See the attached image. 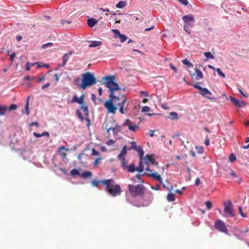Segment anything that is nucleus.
I'll use <instances>...</instances> for the list:
<instances>
[{"label": "nucleus", "mask_w": 249, "mask_h": 249, "mask_svg": "<svg viewBox=\"0 0 249 249\" xmlns=\"http://www.w3.org/2000/svg\"><path fill=\"white\" fill-rule=\"evenodd\" d=\"M127 102L126 97L124 95H116L109 94V99L104 103V107L108 113L115 114L117 109L122 114L127 111Z\"/></svg>", "instance_id": "1"}, {"label": "nucleus", "mask_w": 249, "mask_h": 249, "mask_svg": "<svg viewBox=\"0 0 249 249\" xmlns=\"http://www.w3.org/2000/svg\"><path fill=\"white\" fill-rule=\"evenodd\" d=\"M101 184L106 186V191L112 196H119L122 193L120 186L116 184L113 179L102 180Z\"/></svg>", "instance_id": "2"}, {"label": "nucleus", "mask_w": 249, "mask_h": 249, "mask_svg": "<svg viewBox=\"0 0 249 249\" xmlns=\"http://www.w3.org/2000/svg\"><path fill=\"white\" fill-rule=\"evenodd\" d=\"M115 77L114 75L106 76L102 78L101 82L109 89V94H115V92L121 89L119 85L115 82Z\"/></svg>", "instance_id": "3"}, {"label": "nucleus", "mask_w": 249, "mask_h": 249, "mask_svg": "<svg viewBox=\"0 0 249 249\" xmlns=\"http://www.w3.org/2000/svg\"><path fill=\"white\" fill-rule=\"evenodd\" d=\"M81 89L84 90L86 89L92 85L96 84L97 82L96 78H95L94 74L87 72L83 73L81 75Z\"/></svg>", "instance_id": "4"}, {"label": "nucleus", "mask_w": 249, "mask_h": 249, "mask_svg": "<svg viewBox=\"0 0 249 249\" xmlns=\"http://www.w3.org/2000/svg\"><path fill=\"white\" fill-rule=\"evenodd\" d=\"M128 188V191L132 196H142L145 190V187L142 184H138L137 185L129 184Z\"/></svg>", "instance_id": "5"}, {"label": "nucleus", "mask_w": 249, "mask_h": 249, "mask_svg": "<svg viewBox=\"0 0 249 249\" xmlns=\"http://www.w3.org/2000/svg\"><path fill=\"white\" fill-rule=\"evenodd\" d=\"M84 97L85 95L84 94L81 95L79 98H78L77 96L75 95L73 96L72 99L71 100V103H77L80 104V109L83 110L84 112V115L86 116H87L89 115V109L88 106L84 102Z\"/></svg>", "instance_id": "6"}, {"label": "nucleus", "mask_w": 249, "mask_h": 249, "mask_svg": "<svg viewBox=\"0 0 249 249\" xmlns=\"http://www.w3.org/2000/svg\"><path fill=\"white\" fill-rule=\"evenodd\" d=\"M182 18L185 23L183 29L188 34H190L191 31L189 28L193 27L194 26V22L195 21V18L192 15L189 14L183 16Z\"/></svg>", "instance_id": "7"}, {"label": "nucleus", "mask_w": 249, "mask_h": 249, "mask_svg": "<svg viewBox=\"0 0 249 249\" xmlns=\"http://www.w3.org/2000/svg\"><path fill=\"white\" fill-rule=\"evenodd\" d=\"M224 211L226 214V216L232 217L235 215L233 206L231 201L224 202Z\"/></svg>", "instance_id": "8"}, {"label": "nucleus", "mask_w": 249, "mask_h": 249, "mask_svg": "<svg viewBox=\"0 0 249 249\" xmlns=\"http://www.w3.org/2000/svg\"><path fill=\"white\" fill-rule=\"evenodd\" d=\"M214 228L219 231L225 233H228V231L226 228L225 223L221 220H216L214 222Z\"/></svg>", "instance_id": "9"}, {"label": "nucleus", "mask_w": 249, "mask_h": 249, "mask_svg": "<svg viewBox=\"0 0 249 249\" xmlns=\"http://www.w3.org/2000/svg\"><path fill=\"white\" fill-rule=\"evenodd\" d=\"M143 175H145L149 177H151L153 179L159 181L163 185L164 188H167L170 191H171L173 189L172 186H171L170 188L166 187L165 184L163 183L160 175L158 173H145Z\"/></svg>", "instance_id": "10"}, {"label": "nucleus", "mask_w": 249, "mask_h": 249, "mask_svg": "<svg viewBox=\"0 0 249 249\" xmlns=\"http://www.w3.org/2000/svg\"><path fill=\"white\" fill-rule=\"evenodd\" d=\"M145 164L149 166L150 164L157 165L158 162H156L155 159L153 155H147L144 158Z\"/></svg>", "instance_id": "11"}, {"label": "nucleus", "mask_w": 249, "mask_h": 249, "mask_svg": "<svg viewBox=\"0 0 249 249\" xmlns=\"http://www.w3.org/2000/svg\"><path fill=\"white\" fill-rule=\"evenodd\" d=\"M190 76L192 79L196 80H199L203 78V75L202 72L199 69L195 68V72L191 73Z\"/></svg>", "instance_id": "12"}, {"label": "nucleus", "mask_w": 249, "mask_h": 249, "mask_svg": "<svg viewBox=\"0 0 249 249\" xmlns=\"http://www.w3.org/2000/svg\"><path fill=\"white\" fill-rule=\"evenodd\" d=\"M105 129L107 132H109L110 131L112 130L114 134H117L121 131V127L120 126L116 124L114 127L110 126L108 124V122L106 123Z\"/></svg>", "instance_id": "13"}, {"label": "nucleus", "mask_w": 249, "mask_h": 249, "mask_svg": "<svg viewBox=\"0 0 249 249\" xmlns=\"http://www.w3.org/2000/svg\"><path fill=\"white\" fill-rule=\"evenodd\" d=\"M230 100L232 104L236 107H242L246 105V103L234 97H230Z\"/></svg>", "instance_id": "14"}, {"label": "nucleus", "mask_w": 249, "mask_h": 249, "mask_svg": "<svg viewBox=\"0 0 249 249\" xmlns=\"http://www.w3.org/2000/svg\"><path fill=\"white\" fill-rule=\"evenodd\" d=\"M200 94L203 96L207 98L209 100L215 99L214 98L211 97V96L212 95L211 92H210L207 88H204L200 92Z\"/></svg>", "instance_id": "15"}, {"label": "nucleus", "mask_w": 249, "mask_h": 249, "mask_svg": "<svg viewBox=\"0 0 249 249\" xmlns=\"http://www.w3.org/2000/svg\"><path fill=\"white\" fill-rule=\"evenodd\" d=\"M63 150L68 151L69 149L68 148H66L64 146H61L58 149L59 154L61 156L62 159H65L67 158V154L65 152L63 151Z\"/></svg>", "instance_id": "16"}, {"label": "nucleus", "mask_w": 249, "mask_h": 249, "mask_svg": "<svg viewBox=\"0 0 249 249\" xmlns=\"http://www.w3.org/2000/svg\"><path fill=\"white\" fill-rule=\"evenodd\" d=\"M73 53V52L72 51L69 52L68 53H65L62 57V61L63 63L61 65L62 67H64L67 62L68 60L69 59V57Z\"/></svg>", "instance_id": "17"}, {"label": "nucleus", "mask_w": 249, "mask_h": 249, "mask_svg": "<svg viewBox=\"0 0 249 249\" xmlns=\"http://www.w3.org/2000/svg\"><path fill=\"white\" fill-rule=\"evenodd\" d=\"M127 147L126 146H124L122 149L121 152L118 155L117 157L118 159H122L125 158V156L127 153Z\"/></svg>", "instance_id": "18"}, {"label": "nucleus", "mask_w": 249, "mask_h": 249, "mask_svg": "<svg viewBox=\"0 0 249 249\" xmlns=\"http://www.w3.org/2000/svg\"><path fill=\"white\" fill-rule=\"evenodd\" d=\"M80 177L83 178H92V173L89 171L84 172L80 174Z\"/></svg>", "instance_id": "19"}, {"label": "nucleus", "mask_w": 249, "mask_h": 249, "mask_svg": "<svg viewBox=\"0 0 249 249\" xmlns=\"http://www.w3.org/2000/svg\"><path fill=\"white\" fill-rule=\"evenodd\" d=\"M98 23V20L95 18H89L87 20V23L89 27H93Z\"/></svg>", "instance_id": "20"}, {"label": "nucleus", "mask_w": 249, "mask_h": 249, "mask_svg": "<svg viewBox=\"0 0 249 249\" xmlns=\"http://www.w3.org/2000/svg\"><path fill=\"white\" fill-rule=\"evenodd\" d=\"M135 148L134 150L138 152L140 158V160H142L144 154V151L142 150V148L140 146H137Z\"/></svg>", "instance_id": "21"}, {"label": "nucleus", "mask_w": 249, "mask_h": 249, "mask_svg": "<svg viewBox=\"0 0 249 249\" xmlns=\"http://www.w3.org/2000/svg\"><path fill=\"white\" fill-rule=\"evenodd\" d=\"M125 170H127V171L130 173H133L135 171H136V168L135 167V164L134 163H131V164L127 166Z\"/></svg>", "instance_id": "22"}, {"label": "nucleus", "mask_w": 249, "mask_h": 249, "mask_svg": "<svg viewBox=\"0 0 249 249\" xmlns=\"http://www.w3.org/2000/svg\"><path fill=\"white\" fill-rule=\"evenodd\" d=\"M169 118L171 120H177L178 119V116L177 113L175 112H171L169 113Z\"/></svg>", "instance_id": "23"}, {"label": "nucleus", "mask_w": 249, "mask_h": 249, "mask_svg": "<svg viewBox=\"0 0 249 249\" xmlns=\"http://www.w3.org/2000/svg\"><path fill=\"white\" fill-rule=\"evenodd\" d=\"M70 174L71 177H75L76 176H78L80 177V173L79 171L77 169H73L71 172Z\"/></svg>", "instance_id": "24"}, {"label": "nucleus", "mask_w": 249, "mask_h": 249, "mask_svg": "<svg viewBox=\"0 0 249 249\" xmlns=\"http://www.w3.org/2000/svg\"><path fill=\"white\" fill-rule=\"evenodd\" d=\"M102 42L99 41H92L91 42L90 44L89 45V48L96 47L101 45Z\"/></svg>", "instance_id": "25"}, {"label": "nucleus", "mask_w": 249, "mask_h": 249, "mask_svg": "<svg viewBox=\"0 0 249 249\" xmlns=\"http://www.w3.org/2000/svg\"><path fill=\"white\" fill-rule=\"evenodd\" d=\"M34 136H35L36 137L39 138L42 136H46L47 137H49V133L48 132H44L42 134H38L36 132H34L33 133Z\"/></svg>", "instance_id": "26"}, {"label": "nucleus", "mask_w": 249, "mask_h": 249, "mask_svg": "<svg viewBox=\"0 0 249 249\" xmlns=\"http://www.w3.org/2000/svg\"><path fill=\"white\" fill-rule=\"evenodd\" d=\"M126 5V2L125 1H120L116 5L118 8L122 9L124 8Z\"/></svg>", "instance_id": "27"}, {"label": "nucleus", "mask_w": 249, "mask_h": 249, "mask_svg": "<svg viewBox=\"0 0 249 249\" xmlns=\"http://www.w3.org/2000/svg\"><path fill=\"white\" fill-rule=\"evenodd\" d=\"M81 79H80L79 77H77L75 78L73 80L74 85H76V86H77L78 87L80 88L81 89Z\"/></svg>", "instance_id": "28"}, {"label": "nucleus", "mask_w": 249, "mask_h": 249, "mask_svg": "<svg viewBox=\"0 0 249 249\" xmlns=\"http://www.w3.org/2000/svg\"><path fill=\"white\" fill-rule=\"evenodd\" d=\"M167 199L168 201L170 202L174 201L175 199L174 194L173 193H170L168 194L167 196Z\"/></svg>", "instance_id": "29"}, {"label": "nucleus", "mask_w": 249, "mask_h": 249, "mask_svg": "<svg viewBox=\"0 0 249 249\" xmlns=\"http://www.w3.org/2000/svg\"><path fill=\"white\" fill-rule=\"evenodd\" d=\"M142 160H140L139 165L138 167L136 168V171L141 173L144 170V167L142 165Z\"/></svg>", "instance_id": "30"}, {"label": "nucleus", "mask_w": 249, "mask_h": 249, "mask_svg": "<svg viewBox=\"0 0 249 249\" xmlns=\"http://www.w3.org/2000/svg\"><path fill=\"white\" fill-rule=\"evenodd\" d=\"M29 97L28 98L26 101L25 107V112L27 114V115H29L30 111H29Z\"/></svg>", "instance_id": "31"}, {"label": "nucleus", "mask_w": 249, "mask_h": 249, "mask_svg": "<svg viewBox=\"0 0 249 249\" xmlns=\"http://www.w3.org/2000/svg\"><path fill=\"white\" fill-rule=\"evenodd\" d=\"M121 161V165L124 170H125L128 165H127V162L125 161V158L122 159H119Z\"/></svg>", "instance_id": "32"}, {"label": "nucleus", "mask_w": 249, "mask_h": 249, "mask_svg": "<svg viewBox=\"0 0 249 249\" xmlns=\"http://www.w3.org/2000/svg\"><path fill=\"white\" fill-rule=\"evenodd\" d=\"M182 62L184 65H187L188 67H193V65L187 59L182 60Z\"/></svg>", "instance_id": "33"}, {"label": "nucleus", "mask_w": 249, "mask_h": 249, "mask_svg": "<svg viewBox=\"0 0 249 249\" xmlns=\"http://www.w3.org/2000/svg\"><path fill=\"white\" fill-rule=\"evenodd\" d=\"M137 128H138V126L136 124L132 125L131 124L128 126V129L133 132H135Z\"/></svg>", "instance_id": "34"}, {"label": "nucleus", "mask_w": 249, "mask_h": 249, "mask_svg": "<svg viewBox=\"0 0 249 249\" xmlns=\"http://www.w3.org/2000/svg\"><path fill=\"white\" fill-rule=\"evenodd\" d=\"M195 147H196V149L197 150V153L201 154L203 153L204 149L202 146H196Z\"/></svg>", "instance_id": "35"}, {"label": "nucleus", "mask_w": 249, "mask_h": 249, "mask_svg": "<svg viewBox=\"0 0 249 249\" xmlns=\"http://www.w3.org/2000/svg\"><path fill=\"white\" fill-rule=\"evenodd\" d=\"M76 114L81 121L84 120V117L79 110L77 109L76 110Z\"/></svg>", "instance_id": "36"}, {"label": "nucleus", "mask_w": 249, "mask_h": 249, "mask_svg": "<svg viewBox=\"0 0 249 249\" xmlns=\"http://www.w3.org/2000/svg\"><path fill=\"white\" fill-rule=\"evenodd\" d=\"M119 37L120 38V40H121V42H124L127 39V37L126 36H125L124 35H123V34H121L119 36Z\"/></svg>", "instance_id": "37"}, {"label": "nucleus", "mask_w": 249, "mask_h": 249, "mask_svg": "<svg viewBox=\"0 0 249 249\" xmlns=\"http://www.w3.org/2000/svg\"><path fill=\"white\" fill-rule=\"evenodd\" d=\"M216 71L218 74L219 76H220L221 77L225 78L226 77L225 74L223 72H222V71H221V70L220 68H217L216 69Z\"/></svg>", "instance_id": "38"}, {"label": "nucleus", "mask_w": 249, "mask_h": 249, "mask_svg": "<svg viewBox=\"0 0 249 249\" xmlns=\"http://www.w3.org/2000/svg\"><path fill=\"white\" fill-rule=\"evenodd\" d=\"M101 181L102 180H92L91 183L93 186L97 187L100 183H101Z\"/></svg>", "instance_id": "39"}, {"label": "nucleus", "mask_w": 249, "mask_h": 249, "mask_svg": "<svg viewBox=\"0 0 249 249\" xmlns=\"http://www.w3.org/2000/svg\"><path fill=\"white\" fill-rule=\"evenodd\" d=\"M204 55L207 58L209 59H213L214 56L211 54L210 52H206L204 53Z\"/></svg>", "instance_id": "40"}, {"label": "nucleus", "mask_w": 249, "mask_h": 249, "mask_svg": "<svg viewBox=\"0 0 249 249\" xmlns=\"http://www.w3.org/2000/svg\"><path fill=\"white\" fill-rule=\"evenodd\" d=\"M229 160H230L231 162H233L236 159L235 155L233 154H232V153L231 154L229 155Z\"/></svg>", "instance_id": "41"}, {"label": "nucleus", "mask_w": 249, "mask_h": 249, "mask_svg": "<svg viewBox=\"0 0 249 249\" xmlns=\"http://www.w3.org/2000/svg\"><path fill=\"white\" fill-rule=\"evenodd\" d=\"M17 108V106L16 104H11L8 108L9 111L14 110Z\"/></svg>", "instance_id": "42"}, {"label": "nucleus", "mask_w": 249, "mask_h": 249, "mask_svg": "<svg viewBox=\"0 0 249 249\" xmlns=\"http://www.w3.org/2000/svg\"><path fill=\"white\" fill-rule=\"evenodd\" d=\"M205 205L208 210L210 209L212 207V203L210 201H206Z\"/></svg>", "instance_id": "43"}, {"label": "nucleus", "mask_w": 249, "mask_h": 249, "mask_svg": "<svg viewBox=\"0 0 249 249\" xmlns=\"http://www.w3.org/2000/svg\"><path fill=\"white\" fill-rule=\"evenodd\" d=\"M229 172L230 173L231 176H232L234 178H237V175L235 173V172L231 169H229Z\"/></svg>", "instance_id": "44"}, {"label": "nucleus", "mask_w": 249, "mask_h": 249, "mask_svg": "<svg viewBox=\"0 0 249 249\" xmlns=\"http://www.w3.org/2000/svg\"><path fill=\"white\" fill-rule=\"evenodd\" d=\"M24 79L26 80L33 81V80H35L36 79V78L35 77H31L29 76H25L24 77Z\"/></svg>", "instance_id": "45"}, {"label": "nucleus", "mask_w": 249, "mask_h": 249, "mask_svg": "<svg viewBox=\"0 0 249 249\" xmlns=\"http://www.w3.org/2000/svg\"><path fill=\"white\" fill-rule=\"evenodd\" d=\"M193 86L195 88V89H198L200 91V93L201 92V91L204 88H202L201 87H200V86L197 85V84H194L193 85Z\"/></svg>", "instance_id": "46"}, {"label": "nucleus", "mask_w": 249, "mask_h": 249, "mask_svg": "<svg viewBox=\"0 0 249 249\" xmlns=\"http://www.w3.org/2000/svg\"><path fill=\"white\" fill-rule=\"evenodd\" d=\"M150 110V108L148 106H144L142 108V112H147Z\"/></svg>", "instance_id": "47"}, {"label": "nucleus", "mask_w": 249, "mask_h": 249, "mask_svg": "<svg viewBox=\"0 0 249 249\" xmlns=\"http://www.w3.org/2000/svg\"><path fill=\"white\" fill-rule=\"evenodd\" d=\"M132 124V122L129 119H126L124 123L123 124V125H127L128 126L129 125H131Z\"/></svg>", "instance_id": "48"}, {"label": "nucleus", "mask_w": 249, "mask_h": 249, "mask_svg": "<svg viewBox=\"0 0 249 249\" xmlns=\"http://www.w3.org/2000/svg\"><path fill=\"white\" fill-rule=\"evenodd\" d=\"M238 209H239V213L242 217H246L247 216V214L246 213H243V212L242 211V208L241 207H239Z\"/></svg>", "instance_id": "49"}, {"label": "nucleus", "mask_w": 249, "mask_h": 249, "mask_svg": "<svg viewBox=\"0 0 249 249\" xmlns=\"http://www.w3.org/2000/svg\"><path fill=\"white\" fill-rule=\"evenodd\" d=\"M99 155V152L96 151L95 149L93 148L92 149L91 155L92 156H98Z\"/></svg>", "instance_id": "50"}, {"label": "nucleus", "mask_w": 249, "mask_h": 249, "mask_svg": "<svg viewBox=\"0 0 249 249\" xmlns=\"http://www.w3.org/2000/svg\"><path fill=\"white\" fill-rule=\"evenodd\" d=\"M147 196L149 197V200H151L152 199L153 196H152V194L151 193V192H149L146 193L145 196Z\"/></svg>", "instance_id": "51"}, {"label": "nucleus", "mask_w": 249, "mask_h": 249, "mask_svg": "<svg viewBox=\"0 0 249 249\" xmlns=\"http://www.w3.org/2000/svg\"><path fill=\"white\" fill-rule=\"evenodd\" d=\"M45 79V75H42L40 77H38V82H43Z\"/></svg>", "instance_id": "52"}, {"label": "nucleus", "mask_w": 249, "mask_h": 249, "mask_svg": "<svg viewBox=\"0 0 249 249\" xmlns=\"http://www.w3.org/2000/svg\"><path fill=\"white\" fill-rule=\"evenodd\" d=\"M131 144H132V146L130 148L128 149V150H131V149H134L137 146L136 145V143L135 142H131Z\"/></svg>", "instance_id": "53"}, {"label": "nucleus", "mask_w": 249, "mask_h": 249, "mask_svg": "<svg viewBox=\"0 0 249 249\" xmlns=\"http://www.w3.org/2000/svg\"><path fill=\"white\" fill-rule=\"evenodd\" d=\"M204 143L207 146H208V145H209L210 144V141L209 140V138H208V136H207L205 137V141H204Z\"/></svg>", "instance_id": "54"}, {"label": "nucleus", "mask_w": 249, "mask_h": 249, "mask_svg": "<svg viewBox=\"0 0 249 249\" xmlns=\"http://www.w3.org/2000/svg\"><path fill=\"white\" fill-rule=\"evenodd\" d=\"M114 143V141L111 139V140H108L106 142V144L108 146H110V145H111L112 144H113Z\"/></svg>", "instance_id": "55"}, {"label": "nucleus", "mask_w": 249, "mask_h": 249, "mask_svg": "<svg viewBox=\"0 0 249 249\" xmlns=\"http://www.w3.org/2000/svg\"><path fill=\"white\" fill-rule=\"evenodd\" d=\"M112 31L115 34V35H118L119 36L121 34L119 30L118 29H113Z\"/></svg>", "instance_id": "56"}, {"label": "nucleus", "mask_w": 249, "mask_h": 249, "mask_svg": "<svg viewBox=\"0 0 249 249\" xmlns=\"http://www.w3.org/2000/svg\"><path fill=\"white\" fill-rule=\"evenodd\" d=\"M91 100L93 101V102L95 103L96 100V96L93 93L91 94Z\"/></svg>", "instance_id": "57"}, {"label": "nucleus", "mask_w": 249, "mask_h": 249, "mask_svg": "<svg viewBox=\"0 0 249 249\" xmlns=\"http://www.w3.org/2000/svg\"><path fill=\"white\" fill-rule=\"evenodd\" d=\"M181 3L184 5H187L188 3L187 0H178Z\"/></svg>", "instance_id": "58"}, {"label": "nucleus", "mask_w": 249, "mask_h": 249, "mask_svg": "<svg viewBox=\"0 0 249 249\" xmlns=\"http://www.w3.org/2000/svg\"><path fill=\"white\" fill-rule=\"evenodd\" d=\"M225 175L227 178H230L231 177L230 173L229 172V169L225 170Z\"/></svg>", "instance_id": "59"}, {"label": "nucleus", "mask_w": 249, "mask_h": 249, "mask_svg": "<svg viewBox=\"0 0 249 249\" xmlns=\"http://www.w3.org/2000/svg\"><path fill=\"white\" fill-rule=\"evenodd\" d=\"M101 160V158H98V159H96L93 162V165L95 166H97L100 160Z\"/></svg>", "instance_id": "60"}, {"label": "nucleus", "mask_w": 249, "mask_h": 249, "mask_svg": "<svg viewBox=\"0 0 249 249\" xmlns=\"http://www.w3.org/2000/svg\"><path fill=\"white\" fill-rule=\"evenodd\" d=\"M50 83H46V84L43 85L42 87H41V89H45L46 88H48L49 86H50Z\"/></svg>", "instance_id": "61"}, {"label": "nucleus", "mask_w": 249, "mask_h": 249, "mask_svg": "<svg viewBox=\"0 0 249 249\" xmlns=\"http://www.w3.org/2000/svg\"><path fill=\"white\" fill-rule=\"evenodd\" d=\"M16 56V53H13L10 55V59L11 61V62H13L14 60V58Z\"/></svg>", "instance_id": "62"}, {"label": "nucleus", "mask_w": 249, "mask_h": 249, "mask_svg": "<svg viewBox=\"0 0 249 249\" xmlns=\"http://www.w3.org/2000/svg\"><path fill=\"white\" fill-rule=\"evenodd\" d=\"M52 45H53V43L49 42V43H47L43 45L42 48H46L47 47L52 46Z\"/></svg>", "instance_id": "63"}, {"label": "nucleus", "mask_w": 249, "mask_h": 249, "mask_svg": "<svg viewBox=\"0 0 249 249\" xmlns=\"http://www.w3.org/2000/svg\"><path fill=\"white\" fill-rule=\"evenodd\" d=\"M71 23V21L66 20H61V23L63 25H64V24H65L66 23L70 24Z\"/></svg>", "instance_id": "64"}]
</instances>
